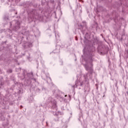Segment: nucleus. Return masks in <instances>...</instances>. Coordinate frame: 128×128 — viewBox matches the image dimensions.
<instances>
[{"label": "nucleus", "mask_w": 128, "mask_h": 128, "mask_svg": "<svg viewBox=\"0 0 128 128\" xmlns=\"http://www.w3.org/2000/svg\"><path fill=\"white\" fill-rule=\"evenodd\" d=\"M65 96H66V95Z\"/></svg>", "instance_id": "nucleus-1"}]
</instances>
